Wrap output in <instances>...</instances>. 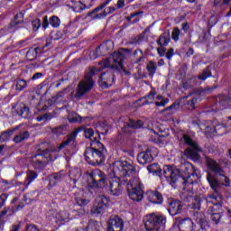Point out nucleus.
<instances>
[{"label":"nucleus","instance_id":"obj_1","mask_svg":"<svg viewBox=\"0 0 231 231\" xmlns=\"http://www.w3.org/2000/svg\"><path fill=\"white\" fill-rule=\"evenodd\" d=\"M111 178L110 191L114 196L122 194V183L129 181L136 175V167L127 161H116L110 167Z\"/></svg>","mask_w":231,"mask_h":231},{"label":"nucleus","instance_id":"obj_2","mask_svg":"<svg viewBox=\"0 0 231 231\" xmlns=\"http://www.w3.org/2000/svg\"><path fill=\"white\" fill-rule=\"evenodd\" d=\"M97 71V70L95 67L88 69L84 79H81L78 84L76 93L73 92L71 94V98H74L75 100H80L82 97L88 95V93H89L90 90L93 89V87L95 86L93 77L94 75H96Z\"/></svg>","mask_w":231,"mask_h":231},{"label":"nucleus","instance_id":"obj_3","mask_svg":"<svg viewBox=\"0 0 231 231\" xmlns=\"http://www.w3.org/2000/svg\"><path fill=\"white\" fill-rule=\"evenodd\" d=\"M131 50L121 49L117 52H114L112 57L102 61L100 63V68H112L113 69H118L122 68L124 60L130 57Z\"/></svg>","mask_w":231,"mask_h":231},{"label":"nucleus","instance_id":"obj_4","mask_svg":"<svg viewBox=\"0 0 231 231\" xmlns=\"http://www.w3.org/2000/svg\"><path fill=\"white\" fill-rule=\"evenodd\" d=\"M107 154V150L103 147L90 146L85 151V160L90 165H100L106 160V155Z\"/></svg>","mask_w":231,"mask_h":231},{"label":"nucleus","instance_id":"obj_5","mask_svg":"<svg viewBox=\"0 0 231 231\" xmlns=\"http://www.w3.org/2000/svg\"><path fill=\"white\" fill-rule=\"evenodd\" d=\"M143 221L146 231H163L167 223L165 217L154 213L144 216Z\"/></svg>","mask_w":231,"mask_h":231},{"label":"nucleus","instance_id":"obj_6","mask_svg":"<svg viewBox=\"0 0 231 231\" xmlns=\"http://www.w3.org/2000/svg\"><path fill=\"white\" fill-rule=\"evenodd\" d=\"M129 183L131 189H128V196L133 201H142L143 199V189H142V181L136 177H130Z\"/></svg>","mask_w":231,"mask_h":231},{"label":"nucleus","instance_id":"obj_7","mask_svg":"<svg viewBox=\"0 0 231 231\" xmlns=\"http://www.w3.org/2000/svg\"><path fill=\"white\" fill-rule=\"evenodd\" d=\"M183 142L189 145L190 148L186 149L185 154L188 158L193 160V162H198L199 160V153L201 152V147L198 144V143L192 141L189 135L184 134L182 136Z\"/></svg>","mask_w":231,"mask_h":231},{"label":"nucleus","instance_id":"obj_8","mask_svg":"<svg viewBox=\"0 0 231 231\" xmlns=\"http://www.w3.org/2000/svg\"><path fill=\"white\" fill-rule=\"evenodd\" d=\"M88 176H90L92 180L90 187L93 189H106V187H107V177L102 171L96 169L88 173Z\"/></svg>","mask_w":231,"mask_h":231},{"label":"nucleus","instance_id":"obj_9","mask_svg":"<svg viewBox=\"0 0 231 231\" xmlns=\"http://www.w3.org/2000/svg\"><path fill=\"white\" fill-rule=\"evenodd\" d=\"M109 198L101 195L97 197L96 203L92 208V214L94 216H98L100 214H104L106 210H107V207L109 206Z\"/></svg>","mask_w":231,"mask_h":231},{"label":"nucleus","instance_id":"obj_10","mask_svg":"<svg viewBox=\"0 0 231 231\" xmlns=\"http://www.w3.org/2000/svg\"><path fill=\"white\" fill-rule=\"evenodd\" d=\"M204 199L206 203L212 205L209 206L210 210H221L223 198H221V195H219L217 191H214L213 193L204 197Z\"/></svg>","mask_w":231,"mask_h":231},{"label":"nucleus","instance_id":"obj_11","mask_svg":"<svg viewBox=\"0 0 231 231\" xmlns=\"http://www.w3.org/2000/svg\"><path fill=\"white\" fill-rule=\"evenodd\" d=\"M48 158H50V154H48V151H45L43 153H38L32 156L31 162L34 169L41 171V169H44L46 167Z\"/></svg>","mask_w":231,"mask_h":231},{"label":"nucleus","instance_id":"obj_12","mask_svg":"<svg viewBox=\"0 0 231 231\" xmlns=\"http://www.w3.org/2000/svg\"><path fill=\"white\" fill-rule=\"evenodd\" d=\"M82 131V128H77L72 134L67 135V138L59 145L58 151H62L66 147H75L77 134Z\"/></svg>","mask_w":231,"mask_h":231},{"label":"nucleus","instance_id":"obj_13","mask_svg":"<svg viewBox=\"0 0 231 231\" xmlns=\"http://www.w3.org/2000/svg\"><path fill=\"white\" fill-rule=\"evenodd\" d=\"M85 133V137L88 138V140H90V145L91 147H104V144H102V143H100V134H95V132H93V130L91 128H86L84 130Z\"/></svg>","mask_w":231,"mask_h":231},{"label":"nucleus","instance_id":"obj_14","mask_svg":"<svg viewBox=\"0 0 231 231\" xmlns=\"http://www.w3.org/2000/svg\"><path fill=\"white\" fill-rule=\"evenodd\" d=\"M107 225V231H124V220L118 217L110 218Z\"/></svg>","mask_w":231,"mask_h":231},{"label":"nucleus","instance_id":"obj_15","mask_svg":"<svg viewBox=\"0 0 231 231\" xmlns=\"http://www.w3.org/2000/svg\"><path fill=\"white\" fill-rule=\"evenodd\" d=\"M178 172L180 173L178 170H173L172 167L169 165H166L163 168L164 178H166L170 183H176V181H178V178H180Z\"/></svg>","mask_w":231,"mask_h":231},{"label":"nucleus","instance_id":"obj_16","mask_svg":"<svg viewBox=\"0 0 231 231\" xmlns=\"http://www.w3.org/2000/svg\"><path fill=\"white\" fill-rule=\"evenodd\" d=\"M49 216H52V217H55L57 223H60L61 225H64V223H68L71 217H69V213L66 210L61 211H51L49 213Z\"/></svg>","mask_w":231,"mask_h":231},{"label":"nucleus","instance_id":"obj_17","mask_svg":"<svg viewBox=\"0 0 231 231\" xmlns=\"http://www.w3.org/2000/svg\"><path fill=\"white\" fill-rule=\"evenodd\" d=\"M151 152H152V148H148L146 151L141 152L137 156V162L141 165L151 163L153 160L152 153Z\"/></svg>","mask_w":231,"mask_h":231},{"label":"nucleus","instance_id":"obj_18","mask_svg":"<svg viewBox=\"0 0 231 231\" xmlns=\"http://www.w3.org/2000/svg\"><path fill=\"white\" fill-rule=\"evenodd\" d=\"M185 98L187 99V102H186L187 108L189 111H193V109H196V104L199 102V94L198 93L189 94L186 97H183L182 100H185Z\"/></svg>","mask_w":231,"mask_h":231},{"label":"nucleus","instance_id":"obj_19","mask_svg":"<svg viewBox=\"0 0 231 231\" xmlns=\"http://www.w3.org/2000/svg\"><path fill=\"white\" fill-rule=\"evenodd\" d=\"M168 212L171 216H177V214H181V212H183V204H181L180 200H172L170 202Z\"/></svg>","mask_w":231,"mask_h":231},{"label":"nucleus","instance_id":"obj_20","mask_svg":"<svg viewBox=\"0 0 231 231\" xmlns=\"http://www.w3.org/2000/svg\"><path fill=\"white\" fill-rule=\"evenodd\" d=\"M199 178H201L199 170L193 167V171L189 173V177H187V180L183 181V183L184 185H194V183H198V180H199Z\"/></svg>","mask_w":231,"mask_h":231},{"label":"nucleus","instance_id":"obj_21","mask_svg":"<svg viewBox=\"0 0 231 231\" xmlns=\"http://www.w3.org/2000/svg\"><path fill=\"white\" fill-rule=\"evenodd\" d=\"M206 164L208 165V169L212 171L215 174H221V172H223L221 166H219V164H217L212 158L206 157Z\"/></svg>","mask_w":231,"mask_h":231},{"label":"nucleus","instance_id":"obj_22","mask_svg":"<svg viewBox=\"0 0 231 231\" xmlns=\"http://www.w3.org/2000/svg\"><path fill=\"white\" fill-rule=\"evenodd\" d=\"M192 171H194V165L189 162H184L182 165H180V170L179 173L185 174V176H182V180L185 181L187 178L189 177Z\"/></svg>","mask_w":231,"mask_h":231},{"label":"nucleus","instance_id":"obj_23","mask_svg":"<svg viewBox=\"0 0 231 231\" xmlns=\"http://www.w3.org/2000/svg\"><path fill=\"white\" fill-rule=\"evenodd\" d=\"M146 196L150 203H155L157 205H160V203L163 201V197L162 196V194H160V192L157 191H148L146 193Z\"/></svg>","mask_w":231,"mask_h":231},{"label":"nucleus","instance_id":"obj_24","mask_svg":"<svg viewBox=\"0 0 231 231\" xmlns=\"http://www.w3.org/2000/svg\"><path fill=\"white\" fill-rule=\"evenodd\" d=\"M180 231H192L194 230V222L190 218H185L179 223Z\"/></svg>","mask_w":231,"mask_h":231},{"label":"nucleus","instance_id":"obj_25","mask_svg":"<svg viewBox=\"0 0 231 231\" xmlns=\"http://www.w3.org/2000/svg\"><path fill=\"white\" fill-rule=\"evenodd\" d=\"M64 176H66V175L64 173H62V171L51 175L50 179H49V187H51V188L55 187V185H57V183H59V181L63 180Z\"/></svg>","mask_w":231,"mask_h":231},{"label":"nucleus","instance_id":"obj_26","mask_svg":"<svg viewBox=\"0 0 231 231\" xmlns=\"http://www.w3.org/2000/svg\"><path fill=\"white\" fill-rule=\"evenodd\" d=\"M207 180L214 191H217V189L221 187V182H219L217 179H216V177L212 175L210 172H208Z\"/></svg>","mask_w":231,"mask_h":231},{"label":"nucleus","instance_id":"obj_27","mask_svg":"<svg viewBox=\"0 0 231 231\" xmlns=\"http://www.w3.org/2000/svg\"><path fill=\"white\" fill-rule=\"evenodd\" d=\"M108 52L109 51L101 43L99 47L96 49V51L90 54V59L95 60L97 59V57H102V55H107Z\"/></svg>","mask_w":231,"mask_h":231},{"label":"nucleus","instance_id":"obj_28","mask_svg":"<svg viewBox=\"0 0 231 231\" xmlns=\"http://www.w3.org/2000/svg\"><path fill=\"white\" fill-rule=\"evenodd\" d=\"M159 46H167L171 42V34L169 32H163L157 41Z\"/></svg>","mask_w":231,"mask_h":231},{"label":"nucleus","instance_id":"obj_29","mask_svg":"<svg viewBox=\"0 0 231 231\" xmlns=\"http://www.w3.org/2000/svg\"><path fill=\"white\" fill-rule=\"evenodd\" d=\"M115 10H116V8H115V6L106 7L104 10V12L96 14V19H104L105 17H107V15L114 14Z\"/></svg>","mask_w":231,"mask_h":231},{"label":"nucleus","instance_id":"obj_30","mask_svg":"<svg viewBox=\"0 0 231 231\" xmlns=\"http://www.w3.org/2000/svg\"><path fill=\"white\" fill-rule=\"evenodd\" d=\"M208 214L211 216V220L214 221L216 225L221 221V213H219V210L210 209L208 210Z\"/></svg>","mask_w":231,"mask_h":231},{"label":"nucleus","instance_id":"obj_31","mask_svg":"<svg viewBox=\"0 0 231 231\" xmlns=\"http://www.w3.org/2000/svg\"><path fill=\"white\" fill-rule=\"evenodd\" d=\"M37 172L33 171H29L27 172V177L25 180V189H28V186L34 180H37Z\"/></svg>","mask_w":231,"mask_h":231},{"label":"nucleus","instance_id":"obj_32","mask_svg":"<svg viewBox=\"0 0 231 231\" xmlns=\"http://www.w3.org/2000/svg\"><path fill=\"white\" fill-rule=\"evenodd\" d=\"M75 201L79 207H86V205L89 204V199L82 198V191L79 194H76Z\"/></svg>","mask_w":231,"mask_h":231},{"label":"nucleus","instance_id":"obj_33","mask_svg":"<svg viewBox=\"0 0 231 231\" xmlns=\"http://www.w3.org/2000/svg\"><path fill=\"white\" fill-rule=\"evenodd\" d=\"M147 170L151 174H156V176H160V174H162V168H160V165L156 163L150 164L147 167Z\"/></svg>","mask_w":231,"mask_h":231},{"label":"nucleus","instance_id":"obj_34","mask_svg":"<svg viewBox=\"0 0 231 231\" xmlns=\"http://www.w3.org/2000/svg\"><path fill=\"white\" fill-rule=\"evenodd\" d=\"M29 137H30V134H28V132H23L16 135L13 139V141L14 142V143H21V142H24V140H27V138Z\"/></svg>","mask_w":231,"mask_h":231},{"label":"nucleus","instance_id":"obj_35","mask_svg":"<svg viewBox=\"0 0 231 231\" xmlns=\"http://www.w3.org/2000/svg\"><path fill=\"white\" fill-rule=\"evenodd\" d=\"M87 231H100V224L97 221L90 220Z\"/></svg>","mask_w":231,"mask_h":231},{"label":"nucleus","instance_id":"obj_36","mask_svg":"<svg viewBox=\"0 0 231 231\" xmlns=\"http://www.w3.org/2000/svg\"><path fill=\"white\" fill-rule=\"evenodd\" d=\"M127 127H131L132 129H140L142 127H143V122L142 121H134V120H130L127 124H126Z\"/></svg>","mask_w":231,"mask_h":231},{"label":"nucleus","instance_id":"obj_37","mask_svg":"<svg viewBox=\"0 0 231 231\" xmlns=\"http://www.w3.org/2000/svg\"><path fill=\"white\" fill-rule=\"evenodd\" d=\"M189 208H193V210H199V208H201V196L195 197L193 203L189 205Z\"/></svg>","mask_w":231,"mask_h":231},{"label":"nucleus","instance_id":"obj_38","mask_svg":"<svg viewBox=\"0 0 231 231\" xmlns=\"http://www.w3.org/2000/svg\"><path fill=\"white\" fill-rule=\"evenodd\" d=\"M217 175L220 177V185L230 187V180L228 179V177L225 175V171H223V170H222V172L217 173Z\"/></svg>","mask_w":231,"mask_h":231},{"label":"nucleus","instance_id":"obj_39","mask_svg":"<svg viewBox=\"0 0 231 231\" xmlns=\"http://www.w3.org/2000/svg\"><path fill=\"white\" fill-rule=\"evenodd\" d=\"M68 120L70 122V124H76V122H81L82 117L75 113H69L68 115Z\"/></svg>","mask_w":231,"mask_h":231},{"label":"nucleus","instance_id":"obj_40","mask_svg":"<svg viewBox=\"0 0 231 231\" xmlns=\"http://www.w3.org/2000/svg\"><path fill=\"white\" fill-rule=\"evenodd\" d=\"M14 132H15V129L4 132L2 133L0 139L2 140V142H8V140H10V136H12V134H14Z\"/></svg>","mask_w":231,"mask_h":231},{"label":"nucleus","instance_id":"obj_41","mask_svg":"<svg viewBox=\"0 0 231 231\" xmlns=\"http://www.w3.org/2000/svg\"><path fill=\"white\" fill-rule=\"evenodd\" d=\"M18 115H20V116L22 118H29V116H30V109L26 106L23 105L20 108V112H18Z\"/></svg>","mask_w":231,"mask_h":231},{"label":"nucleus","instance_id":"obj_42","mask_svg":"<svg viewBox=\"0 0 231 231\" xmlns=\"http://www.w3.org/2000/svg\"><path fill=\"white\" fill-rule=\"evenodd\" d=\"M88 8L89 7L79 1L77 3L76 6L73 7V11L77 12L78 14H80V12H84V10H88Z\"/></svg>","mask_w":231,"mask_h":231},{"label":"nucleus","instance_id":"obj_43","mask_svg":"<svg viewBox=\"0 0 231 231\" xmlns=\"http://www.w3.org/2000/svg\"><path fill=\"white\" fill-rule=\"evenodd\" d=\"M50 24L52 28H59L60 26V19L57 16H52L50 19Z\"/></svg>","mask_w":231,"mask_h":231},{"label":"nucleus","instance_id":"obj_44","mask_svg":"<svg viewBox=\"0 0 231 231\" xmlns=\"http://www.w3.org/2000/svg\"><path fill=\"white\" fill-rule=\"evenodd\" d=\"M26 86H28V83L24 79H18L16 81L17 91H23V89H24V88H26Z\"/></svg>","mask_w":231,"mask_h":231},{"label":"nucleus","instance_id":"obj_45","mask_svg":"<svg viewBox=\"0 0 231 231\" xmlns=\"http://www.w3.org/2000/svg\"><path fill=\"white\" fill-rule=\"evenodd\" d=\"M156 62L149 61L147 64V70L149 71L150 75H154V73H156Z\"/></svg>","mask_w":231,"mask_h":231},{"label":"nucleus","instance_id":"obj_46","mask_svg":"<svg viewBox=\"0 0 231 231\" xmlns=\"http://www.w3.org/2000/svg\"><path fill=\"white\" fill-rule=\"evenodd\" d=\"M80 175H81L80 170H79V169L71 170L70 173H69L70 178H74L73 179L74 182L77 181L80 178Z\"/></svg>","mask_w":231,"mask_h":231},{"label":"nucleus","instance_id":"obj_47","mask_svg":"<svg viewBox=\"0 0 231 231\" xmlns=\"http://www.w3.org/2000/svg\"><path fill=\"white\" fill-rule=\"evenodd\" d=\"M142 14H143V12H135L131 14L126 19L127 21H131V19H135L133 21V23H138V21H140V17H138V15H142Z\"/></svg>","mask_w":231,"mask_h":231},{"label":"nucleus","instance_id":"obj_48","mask_svg":"<svg viewBox=\"0 0 231 231\" xmlns=\"http://www.w3.org/2000/svg\"><path fill=\"white\" fill-rule=\"evenodd\" d=\"M26 57L29 59V60H33V59L37 57V49L29 50L27 51Z\"/></svg>","mask_w":231,"mask_h":231},{"label":"nucleus","instance_id":"obj_49","mask_svg":"<svg viewBox=\"0 0 231 231\" xmlns=\"http://www.w3.org/2000/svg\"><path fill=\"white\" fill-rule=\"evenodd\" d=\"M211 73H210V69H206L199 77L198 79L199 80H207V79H208V77H210Z\"/></svg>","mask_w":231,"mask_h":231},{"label":"nucleus","instance_id":"obj_50","mask_svg":"<svg viewBox=\"0 0 231 231\" xmlns=\"http://www.w3.org/2000/svg\"><path fill=\"white\" fill-rule=\"evenodd\" d=\"M180 33H181V32L178 28H174L171 32L172 41H175V42H177V41H180Z\"/></svg>","mask_w":231,"mask_h":231},{"label":"nucleus","instance_id":"obj_51","mask_svg":"<svg viewBox=\"0 0 231 231\" xmlns=\"http://www.w3.org/2000/svg\"><path fill=\"white\" fill-rule=\"evenodd\" d=\"M100 80L103 82V84H107L109 82V79H113L112 74H106V72L102 73L100 76Z\"/></svg>","mask_w":231,"mask_h":231},{"label":"nucleus","instance_id":"obj_52","mask_svg":"<svg viewBox=\"0 0 231 231\" xmlns=\"http://www.w3.org/2000/svg\"><path fill=\"white\" fill-rule=\"evenodd\" d=\"M23 17H24V14H23V13L16 14L14 22L12 23V25L15 26L17 24H21V23H23ZM18 19H21V20H18Z\"/></svg>","mask_w":231,"mask_h":231},{"label":"nucleus","instance_id":"obj_53","mask_svg":"<svg viewBox=\"0 0 231 231\" xmlns=\"http://www.w3.org/2000/svg\"><path fill=\"white\" fill-rule=\"evenodd\" d=\"M156 93L154 92H150L149 95H147L144 98H145V104H152V102H154V97H155Z\"/></svg>","mask_w":231,"mask_h":231},{"label":"nucleus","instance_id":"obj_54","mask_svg":"<svg viewBox=\"0 0 231 231\" xmlns=\"http://www.w3.org/2000/svg\"><path fill=\"white\" fill-rule=\"evenodd\" d=\"M219 104H222V106H230L231 105V98H228L226 97H218Z\"/></svg>","mask_w":231,"mask_h":231},{"label":"nucleus","instance_id":"obj_55","mask_svg":"<svg viewBox=\"0 0 231 231\" xmlns=\"http://www.w3.org/2000/svg\"><path fill=\"white\" fill-rule=\"evenodd\" d=\"M32 28L33 30V32H37V30H39V28H41V20L39 19H35L32 22Z\"/></svg>","mask_w":231,"mask_h":231},{"label":"nucleus","instance_id":"obj_56","mask_svg":"<svg viewBox=\"0 0 231 231\" xmlns=\"http://www.w3.org/2000/svg\"><path fill=\"white\" fill-rule=\"evenodd\" d=\"M102 45L108 51H111L113 50V48L115 47V44L113 43L112 41H106L105 42L102 43Z\"/></svg>","mask_w":231,"mask_h":231},{"label":"nucleus","instance_id":"obj_57","mask_svg":"<svg viewBox=\"0 0 231 231\" xmlns=\"http://www.w3.org/2000/svg\"><path fill=\"white\" fill-rule=\"evenodd\" d=\"M134 57H138L136 62H140L143 59V52L141 50H135L134 52Z\"/></svg>","mask_w":231,"mask_h":231},{"label":"nucleus","instance_id":"obj_58","mask_svg":"<svg viewBox=\"0 0 231 231\" xmlns=\"http://www.w3.org/2000/svg\"><path fill=\"white\" fill-rule=\"evenodd\" d=\"M24 231H41L37 226L33 224L27 225Z\"/></svg>","mask_w":231,"mask_h":231},{"label":"nucleus","instance_id":"obj_59","mask_svg":"<svg viewBox=\"0 0 231 231\" xmlns=\"http://www.w3.org/2000/svg\"><path fill=\"white\" fill-rule=\"evenodd\" d=\"M167 104H169V99H162L161 102H155V106L157 107H163L165 106H167Z\"/></svg>","mask_w":231,"mask_h":231},{"label":"nucleus","instance_id":"obj_60","mask_svg":"<svg viewBox=\"0 0 231 231\" xmlns=\"http://www.w3.org/2000/svg\"><path fill=\"white\" fill-rule=\"evenodd\" d=\"M174 56V49L171 48L167 52H166V58L168 60H171L172 57Z\"/></svg>","mask_w":231,"mask_h":231},{"label":"nucleus","instance_id":"obj_61","mask_svg":"<svg viewBox=\"0 0 231 231\" xmlns=\"http://www.w3.org/2000/svg\"><path fill=\"white\" fill-rule=\"evenodd\" d=\"M154 142H156V143H162V144L167 143V140H165L164 136L157 137Z\"/></svg>","mask_w":231,"mask_h":231},{"label":"nucleus","instance_id":"obj_62","mask_svg":"<svg viewBox=\"0 0 231 231\" xmlns=\"http://www.w3.org/2000/svg\"><path fill=\"white\" fill-rule=\"evenodd\" d=\"M49 116L48 114H44L42 116H40L36 118L37 122H42V120H48Z\"/></svg>","mask_w":231,"mask_h":231},{"label":"nucleus","instance_id":"obj_63","mask_svg":"<svg viewBox=\"0 0 231 231\" xmlns=\"http://www.w3.org/2000/svg\"><path fill=\"white\" fill-rule=\"evenodd\" d=\"M157 51H158L160 57H164L165 56V49L163 47L158 48Z\"/></svg>","mask_w":231,"mask_h":231},{"label":"nucleus","instance_id":"obj_64","mask_svg":"<svg viewBox=\"0 0 231 231\" xmlns=\"http://www.w3.org/2000/svg\"><path fill=\"white\" fill-rule=\"evenodd\" d=\"M49 24L50 23H48V16H44L43 23H42V28H44V30H46V28H48Z\"/></svg>","mask_w":231,"mask_h":231}]
</instances>
